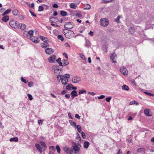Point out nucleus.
Listing matches in <instances>:
<instances>
[{
	"mask_svg": "<svg viewBox=\"0 0 154 154\" xmlns=\"http://www.w3.org/2000/svg\"><path fill=\"white\" fill-rule=\"evenodd\" d=\"M69 7L71 8L75 9L77 8V5L75 3H71L70 4Z\"/></svg>",
	"mask_w": 154,
	"mask_h": 154,
	"instance_id": "nucleus-23",
	"label": "nucleus"
},
{
	"mask_svg": "<svg viewBox=\"0 0 154 154\" xmlns=\"http://www.w3.org/2000/svg\"><path fill=\"white\" fill-rule=\"evenodd\" d=\"M56 148L57 149V152L58 153L60 154V147L59 146L57 145L56 146Z\"/></svg>",
	"mask_w": 154,
	"mask_h": 154,
	"instance_id": "nucleus-36",
	"label": "nucleus"
},
{
	"mask_svg": "<svg viewBox=\"0 0 154 154\" xmlns=\"http://www.w3.org/2000/svg\"><path fill=\"white\" fill-rule=\"evenodd\" d=\"M144 93L146 95H148L150 96H152L153 95V94H152L148 92H144Z\"/></svg>",
	"mask_w": 154,
	"mask_h": 154,
	"instance_id": "nucleus-52",
	"label": "nucleus"
},
{
	"mask_svg": "<svg viewBox=\"0 0 154 154\" xmlns=\"http://www.w3.org/2000/svg\"><path fill=\"white\" fill-rule=\"evenodd\" d=\"M131 82L134 85H136L135 81L134 80H132L131 81Z\"/></svg>",
	"mask_w": 154,
	"mask_h": 154,
	"instance_id": "nucleus-64",
	"label": "nucleus"
},
{
	"mask_svg": "<svg viewBox=\"0 0 154 154\" xmlns=\"http://www.w3.org/2000/svg\"><path fill=\"white\" fill-rule=\"evenodd\" d=\"M130 104L131 105H133V104H135L137 105H138V103L137 102L134 101V100L132 101H131L130 102Z\"/></svg>",
	"mask_w": 154,
	"mask_h": 154,
	"instance_id": "nucleus-40",
	"label": "nucleus"
},
{
	"mask_svg": "<svg viewBox=\"0 0 154 154\" xmlns=\"http://www.w3.org/2000/svg\"><path fill=\"white\" fill-rule=\"evenodd\" d=\"M63 56H65L66 58L67 59H68V56L67 54L66 53H63Z\"/></svg>",
	"mask_w": 154,
	"mask_h": 154,
	"instance_id": "nucleus-60",
	"label": "nucleus"
},
{
	"mask_svg": "<svg viewBox=\"0 0 154 154\" xmlns=\"http://www.w3.org/2000/svg\"><path fill=\"white\" fill-rule=\"evenodd\" d=\"M75 117L78 119H80V116L78 114H76L75 115Z\"/></svg>",
	"mask_w": 154,
	"mask_h": 154,
	"instance_id": "nucleus-63",
	"label": "nucleus"
},
{
	"mask_svg": "<svg viewBox=\"0 0 154 154\" xmlns=\"http://www.w3.org/2000/svg\"><path fill=\"white\" fill-rule=\"evenodd\" d=\"M18 24H19V23L14 20L11 21L9 22V25L10 26L14 28L17 27Z\"/></svg>",
	"mask_w": 154,
	"mask_h": 154,
	"instance_id": "nucleus-6",
	"label": "nucleus"
},
{
	"mask_svg": "<svg viewBox=\"0 0 154 154\" xmlns=\"http://www.w3.org/2000/svg\"><path fill=\"white\" fill-rule=\"evenodd\" d=\"M85 43L84 44V45L88 48L91 47V44L90 41L86 37L85 38Z\"/></svg>",
	"mask_w": 154,
	"mask_h": 154,
	"instance_id": "nucleus-11",
	"label": "nucleus"
},
{
	"mask_svg": "<svg viewBox=\"0 0 154 154\" xmlns=\"http://www.w3.org/2000/svg\"><path fill=\"white\" fill-rule=\"evenodd\" d=\"M40 144L38 143H35V146L36 148L38 150L40 153H42L43 151H45L47 148V146L45 142L40 141L39 142Z\"/></svg>",
	"mask_w": 154,
	"mask_h": 154,
	"instance_id": "nucleus-1",
	"label": "nucleus"
},
{
	"mask_svg": "<svg viewBox=\"0 0 154 154\" xmlns=\"http://www.w3.org/2000/svg\"><path fill=\"white\" fill-rule=\"evenodd\" d=\"M89 145V143L87 141H85L84 143V147L85 149H87Z\"/></svg>",
	"mask_w": 154,
	"mask_h": 154,
	"instance_id": "nucleus-25",
	"label": "nucleus"
},
{
	"mask_svg": "<svg viewBox=\"0 0 154 154\" xmlns=\"http://www.w3.org/2000/svg\"><path fill=\"white\" fill-rule=\"evenodd\" d=\"M30 39L35 43H38L39 42L38 38L35 37L30 36Z\"/></svg>",
	"mask_w": 154,
	"mask_h": 154,
	"instance_id": "nucleus-15",
	"label": "nucleus"
},
{
	"mask_svg": "<svg viewBox=\"0 0 154 154\" xmlns=\"http://www.w3.org/2000/svg\"><path fill=\"white\" fill-rule=\"evenodd\" d=\"M122 150L121 149H119L118 150L117 154H122Z\"/></svg>",
	"mask_w": 154,
	"mask_h": 154,
	"instance_id": "nucleus-59",
	"label": "nucleus"
},
{
	"mask_svg": "<svg viewBox=\"0 0 154 154\" xmlns=\"http://www.w3.org/2000/svg\"><path fill=\"white\" fill-rule=\"evenodd\" d=\"M81 133L82 137L84 139H85L86 138V136L85 133L83 132H82Z\"/></svg>",
	"mask_w": 154,
	"mask_h": 154,
	"instance_id": "nucleus-49",
	"label": "nucleus"
},
{
	"mask_svg": "<svg viewBox=\"0 0 154 154\" xmlns=\"http://www.w3.org/2000/svg\"><path fill=\"white\" fill-rule=\"evenodd\" d=\"M105 97V96L103 95H101L100 96L98 97V98L99 99H103Z\"/></svg>",
	"mask_w": 154,
	"mask_h": 154,
	"instance_id": "nucleus-53",
	"label": "nucleus"
},
{
	"mask_svg": "<svg viewBox=\"0 0 154 154\" xmlns=\"http://www.w3.org/2000/svg\"><path fill=\"white\" fill-rule=\"evenodd\" d=\"M60 14L62 16H65L67 15V12L66 11H61L60 12Z\"/></svg>",
	"mask_w": 154,
	"mask_h": 154,
	"instance_id": "nucleus-34",
	"label": "nucleus"
},
{
	"mask_svg": "<svg viewBox=\"0 0 154 154\" xmlns=\"http://www.w3.org/2000/svg\"><path fill=\"white\" fill-rule=\"evenodd\" d=\"M77 92L75 90H73L72 91L71 93V97L72 99L74 98L75 97L78 96V95L77 94Z\"/></svg>",
	"mask_w": 154,
	"mask_h": 154,
	"instance_id": "nucleus-19",
	"label": "nucleus"
},
{
	"mask_svg": "<svg viewBox=\"0 0 154 154\" xmlns=\"http://www.w3.org/2000/svg\"><path fill=\"white\" fill-rule=\"evenodd\" d=\"M42 122H43V121L41 120L40 119V120H38V124H39V125H40V124L41 125H42Z\"/></svg>",
	"mask_w": 154,
	"mask_h": 154,
	"instance_id": "nucleus-58",
	"label": "nucleus"
},
{
	"mask_svg": "<svg viewBox=\"0 0 154 154\" xmlns=\"http://www.w3.org/2000/svg\"><path fill=\"white\" fill-rule=\"evenodd\" d=\"M100 23L102 26H106L108 25L109 22L108 20L106 18H101L100 21Z\"/></svg>",
	"mask_w": 154,
	"mask_h": 154,
	"instance_id": "nucleus-4",
	"label": "nucleus"
},
{
	"mask_svg": "<svg viewBox=\"0 0 154 154\" xmlns=\"http://www.w3.org/2000/svg\"><path fill=\"white\" fill-rule=\"evenodd\" d=\"M75 15L79 17H80L82 16V15L80 13H76Z\"/></svg>",
	"mask_w": 154,
	"mask_h": 154,
	"instance_id": "nucleus-56",
	"label": "nucleus"
},
{
	"mask_svg": "<svg viewBox=\"0 0 154 154\" xmlns=\"http://www.w3.org/2000/svg\"><path fill=\"white\" fill-rule=\"evenodd\" d=\"M23 36L25 38H30L31 36L29 35L27 31H25L24 32Z\"/></svg>",
	"mask_w": 154,
	"mask_h": 154,
	"instance_id": "nucleus-28",
	"label": "nucleus"
},
{
	"mask_svg": "<svg viewBox=\"0 0 154 154\" xmlns=\"http://www.w3.org/2000/svg\"><path fill=\"white\" fill-rule=\"evenodd\" d=\"M112 0H109V1H107L106 0H102L101 1V3H107L109 2H110L112 1Z\"/></svg>",
	"mask_w": 154,
	"mask_h": 154,
	"instance_id": "nucleus-41",
	"label": "nucleus"
},
{
	"mask_svg": "<svg viewBox=\"0 0 154 154\" xmlns=\"http://www.w3.org/2000/svg\"><path fill=\"white\" fill-rule=\"evenodd\" d=\"M145 149L143 148H140L138 149L137 150V152H145Z\"/></svg>",
	"mask_w": 154,
	"mask_h": 154,
	"instance_id": "nucleus-30",
	"label": "nucleus"
},
{
	"mask_svg": "<svg viewBox=\"0 0 154 154\" xmlns=\"http://www.w3.org/2000/svg\"><path fill=\"white\" fill-rule=\"evenodd\" d=\"M18 140V139L17 137H16L13 138H12L10 139L9 140L11 142H17Z\"/></svg>",
	"mask_w": 154,
	"mask_h": 154,
	"instance_id": "nucleus-24",
	"label": "nucleus"
},
{
	"mask_svg": "<svg viewBox=\"0 0 154 154\" xmlns=\"http://www.w3.org/2000/svg\"><path fill=\"white\" fill-rule=\"evenodd\" d=\"M120 70L122 73L124 75L127 74L128 71L126 68L124 66L120 68Z\"/></svg>",
	"mask_w": 154,
	"mask_h": 154,
	"instance_id": "nucleus-10",
	"label": "nucleus"
},
{
	"mask_svg": "<svg viewBox=\"0 0 154 154\" xmlns=\"http://www.w3.org/2000/svg\"><path fill=\"white\" fill-rule=\"evenodd\" d=\"M52 68L54 70H57L61 71L62 69H60L59 66H54Z\"/></svg>",
	"mask_w": 154,
	"mask_h": 154,
	"instance_id": "nucleus-27",
	"label": "nucleus"
},
{
	"mask_svg": "<svg viewBox=\"0 0 154 154\" xmlns=\"http://www.w3.org/2000/svg\"><path fill=\"white\" fill-rule=\"evenodd\" d=\"M76 124L75 122L73 121H71L70 124V125L73 127L76 126Z\"/></svg>",
	"mask_w": 154,
	"mask_h": 154,
	"instance_id": "nucleus-46",
	"label": "nucleus"
},
{
	"mask_svg": "<svg viewBox=\"0 0 154 154\" xmlns=\"http://www.w3.org/2000/svg\"><path fill=\"white\" fill-rule=\"evenodd\" d=\"M73 85L72 84H69L67 86H66V89L68 90H69L70 88H72Z\"/></svg>",
	"mask_w": 154,
	"mask_h": 154,
	"instance_id": "nucleus-39",
	"label": "nucleus"
},
{
	"mask_svg": "<svg viewBox=\"0 0 154 154\" xmlns=\"http://www.w3.org/2000/svg\"><path fill=\"white\" fill-rule=\"evenodd\" d=\"M62 62L59 63V66H65L69 64V62L67 60H62Z\"/></svg>",
	"mask_w": 154,
	"mask_h": 154,
	"instance_id": "nucleus-14",
	"label": "nucleus"
},
{
	"mask_svg": "<svg viewBox=\"0 0 154 154\" xmlns=\"http://www.w3.org/2000/svg\"><path fill=\"white\" fill-rule=\"evenodd\" d=\"M45 51L48 54H51L54 52L53 50L51 48H47L45 50Z\"/></svg>",
	"mask_w": 154,
	"mask_h": 154,
	"instance_id": "nucleus-16",
	"label": "nucleus"
},
{
	"mask_svg": "<svg viewBox=\"0 0 154 154\" xmlns=\"http://www.w3.org/2000/svg\"><path fill=\"white\" fill-rule=\"evenodd\" d=\"M56 56L54 55L51 56L48 59V60L50 63H53L55 61Z\"/></svg>",
	"mask_w": 154,
	"mask_h": 154,
	"instance_id": "nucleus-12",
	"label": "nucleus"
},
{
	"mask_svg": "<svg viewBox=\"0 0 154 154\" xmlns=\"http://www.w3.org/2000/svg\"><path fill=\"white\" fill-rule=\"evenodd\" d=\"M26 27V25L23 23L20 24L19 23L17 26V28L22 30L25 29Z\"/></svg>",
	"mask_w": 154,
	"mask_h": 154,
	"instance_id": "nucleus-18",
	"label": "nucleus"
},
{
	"mask_svg": "<svg viewBox=\"0 0 154 154\" xmlns=\"http://www.w3.org/2000/svg\"><path fill=\"white\" fill-rule=\"evenodd\" d=\"M80 56L82 59L83 60H86V58L84 56L83 54H80Z\"/></svg>",
	"mask_w": 154,
	"mask_h": 154,
	"instance_id": "nucleus-50",
	"label": "nucleus"
},
{
	"mask_svg": "<svg viewBox=\"0 0 154 154\" xmlns=\"http://www.w3.org/2000/svg\"><path fill=\"white\" fill-rule=\"evenodd\" d=\"M86 93V91L85 90H80L79 91V94H81Z\"/></svg>",
	"mask_w": 154,
	"mask_h": 154,
	"instance_id": "nucleus-37",
	"label": "nucleus"
},
{
	"mask_svg": "<svg viewBox=\"0 0 154 154\" xmlns=\"http://www.w3.org/2000/svg\"><path fill=\"white\" fill-rule=\"evenodd\" d=\"M19 18L21 20H23L24 19V17L22 15H20L19 16Z\"/></svg>",
	"mask_w": 154,
	"mask_h": 154,
	"instance_id": "nucleus-55",
	"label": "nucleus"
},
{
	"mask_svg": "<svg viewBox=\"0 0 154 154\" xmlns=\"http://www.w3.org/2000/svg\"><path fill=\"white\" fill-rule=\"evenodd\" d=\"M122 89L123 90L128 91L129 89V88L127 85H124L122 86Z\"/></svg>",
	"mask_w": 154,
	"mask_h": 154,
	"instance_id": "nucleus-32",
	"label": "nucleus"
},
{
	"mask_svg": "<svg viewBox=\"0 0 154 154\" xmlns=\"http://www.w3.org/2000/svg\"><path fill=\"white\" fill-rule=\"evenodd\" d=\"M73 144L74 145L72 146L71 149H72V153L74 152L75 154H79L80 150L79 147L76 145L75 142H73Z\"/></svg>",
	"mask_w": 154,
	"mask_h": 154,
	"instance_id": "nucleus-3",
	"label": "nucleus"
},
{
	"mask_svg": "<svg viewBox=\"0 0 154 154\" xmlns=\"http://www.w3.org/2000/svg\"><path fill=\"white\" fill-rule=\"evenodd\" d=\"M70 75L69 74H66L63 75V77L64 78L68 79L70 78Z\"/></svg>",
	"mask_w": 154,
	"mask_h": 154,
	"instance_id": "nucleus-42",
	"label": "nucleus"
},
{
	"mask_svg": "<svg viewBox=\"0 0 154 154\" xmlns=\"http://www.w3.org/2000/svg\"><path fill=\"white\" fill-rule=\"evenodd\" d=\"M11 11V9L10 8L8 9L2 14V15L4 16L5 15L8 14Z\"/></svg>",
	"mask_w": 154,
	"mask_h": 154,
	"instance_id": "nucleus-29",
	"label": "nucleus"
},
{
	"mask_svg": "<svg viewBox=\"0 0 154 154\" xmlns=\"http://www.w3.org/2000/svg\"><path fill=\"white\" fill-rule=\"evenodd\" d=\"M48 42H44L41 44V47L44 48H45L48 46H49V45L48 44Z\"/></svg>",
	"mask_w": 154,
	"mask_h": 154,
	"instance_id": "nucleus-20",
	"label": "nucleus"
},
{
	"mask_svg": "<svg viewBox=\"0 0 154 154\" xmlns=\"http://www.w3.org/2000/svg\"><path fill=\"white\" fill-rule=\"evenodd\" d=\"M57 37L58 39L60 40L61 41L63 40V38L62 35H58Z\"/></svg>",
	"mask_w": 154,
	"mask_h": 154,
	"instance_id": "nucleus-43",
	"label": "nucleus"
},
{
	"mask_svg": "<svg viewBox=\"0 0 154 154\" xmlns=\"http://www.w3.org/2000/svg\"><path fill=\"white\" fill-rule=\"evenodd\" d=\"M121 17H122V16L121 15L118 16L117 18L115 19V21L117 23H120L119 19Z\"/></svg>",
	"mask_w": 154,
	"mask_h": 154,
	"instance_id": "nucleus-33",
	"label": "nucleus"
},
{
	"mask_svg": "<svg viewBox=\"0 0 154 154\" xmlns=\"http://www.w3.org/2000/svg\"><path fill=\"white\" fill-rule=\"evenodd\" d=\"M67 30L63 29V33L65 35V37L68 38H72L74 35V33L72 31L69 30L67 31Z\"/></svg>",
	"mask_w": 154,
	"mask_h": 154,
	"instance_id": "nucleus-2",
	"label": "nucleus"
},
{
	"mask_svg": "<svg viewBox=\"0 0 154 154\" xmlns=\"http://www.w3.org/2000/svg\"><path fill=\"white\" fill-rule=\"evenodd\" d=\"M134 28L132 27H130L129 29V32L131 34H133L134 32Z\"/></svg>",
	"mask_w": 154,
	"mask_h": 154,
	"instance_id": "nucleus-31",
	"label": "nucleus"
},
{
	"mask_svg": "<svg viewBox=\"0 0 154 154\" xmlns=\"http://www.w3.org/2000/svg\"><path fill=\"white\" fill-rule=\"evenodd\" d=\"M27 95H28V99L29 100H32L33 98H32V96L30 94H28Z\"/></svg>",
	"mask_w": 154,
	"mask_h": 154,
	"instance_id": "nucleus-51",
	"label": "nucleus"
},
{
	"mask_svg": "<svg viewBox=\"0 0 154 154\" xmlns=\"http://www.w3.org/2000/svg\"><path fill=\"white\" fill-rule=\"evenodd\" d=\"M40 39L43 41L44 42H48L49 40L46 37L43 36H40Z\"/></svg>",
	"mask_w": 154,
	"mask_h": 154,
	"instance_id": "nucleus-26",
	"label": "nucleus"
},
{
	"mask_svg": "<svg viewBox=\"0 0 154 154\" xmlns=\"http://www.w3.org/2000/svg\"><path fill=\"white\" fill-rule=\"evenodd\" d=\"M85 6L86 8H85L84 9L88 10L90 9L91 8V5L88 4H86L85 5Z\"/></svg>",
	"mask_w": 154,
	"mask_h": 154,
	"instance_id": "nucleus-38",
	"label": "nucleus"
},
{
	"mask_svg": "<svg viewBox=\"0 0 154 154\" xmlns=\"http://www.w3.org/2000/svg\"><path fill=\"white\" fill-rule=\"evenodd\" d=\"M21 80L22 82H23L26 84L27 83V81L23 77H21Z\"/></svg>",
	"mask_w": 154,
	"mask_h": 154,
	"instance_id": "nucleus-48",
	"label": "nucleus"
},
{
	"mask_svg": "<svg viewBox=\"0 0 154 154\" xmlns=\"http://www.w3.org/2000/svg\"><path fill=\"white\" fill-rule=\"evenodd\" d=\"M72 80L73 83H76L81 80V78L79 77L75 76L72 78Z\"/></svg>",
	"mask_w": 154,
	"mask_h": 154,
	"instance_id": "nucleus-9",
	"label": "nucleus"
},
{
	"mask_svg": "<svg viewBox=\"0 0 154 154\" xmlns=\"http://www.w3.org/2000/svg\"><path fill=\"white\" fill-rule=\"evenodd\" d=\"M9 19V17L8 16H5L2 18V20L4 22L8 21Z\"/></svg>",
	"mask_w": 154,
	"mask_h": 154,
	"instance_id": "nucleus-21",
	"label": "nucleus"
},
{
	"mask_svg": "<svg viewBox=\"0 0 154 154\" xmlns=\"http://www.w3.org/2000/svg\"><path fill=\"white\" fill-rule=\"evenodd\" d=\"M63 150L67 154H72V149L69 150V148L66 146H64L63 148Z\"/></svg>",
	"mask_w": 154,
	"mask_h": 154,
	"instance_id": "nucleus-8",
	"label": "nucleus"
},
{
	"mask_svg": "<svg viewBox=\"0 0 154 154\" xmlns=\"http://www.w3.org/2000/svg\"><path fill=\"white\" fill-rule=\"evenodd\" d=\"M58 20V19L55 17H52L50 18V21L52 23L57 22Z\"/></svg>",
	"mask_w": 154,
	"mask_h": 154,
	"instance_id": "nucleus-22",
	"label": "nucleus"
},
{
	"mask_svg": "<svg viewBox=\"0 0 154 154\" xmlns=\"http://www.w3.org/2000/svg\"><path fill=\"white\" fill-rule=\"evenodd\" d=\"M27 32L28 33L29 35L30 36H31L33 35V31L32 30H31Z\"/></svg>",
	"mask_w": 154,
	"mask_h": 154,
	"instance_id": "nucleus-45",
	"label": "nucleus"
},
{
	"mask_svg": "<svg viewBox=\"0 0 154 154\" xmlns=\"http://www.w3.org/2000/svg\"><path fill=\"white\" fill-rule=\"evenodd\" d=\"M13 13L15 15H17L19 14V12L17 9H15L13 11Z\"/></svg>",
	"mask_w": 154,
	"mask_h": 154,
	"instance_id": "nucleus-35",
	"label": "nucleus"
},
{
	"mask_svg": "<svg viewBox=\"0 0 154 154\" xmlns=\"http://www.w3.org/2000/svg\"><path fill=\"white\" fill-rule=\"evenodd\" d=\"M111 99V97H108L106 98V100L107 102H109Z\"/></svg>",
	"mask_w": 154,
	"mask_h": 154,
	"instance_id": "nucleus-54",
	"label": "nucleus"
},
{
	"mask_svg": "<svg viewBox=\"0 0 154 154\" xmlns=\"http://www.w3.org/2000/svg\"><path fill=\"white\" fill-rule=\"evenodd\" d=\"M53 7L55 8H58V5L56 4H54L53 6Z\"/></svg>",
	"mask_w": 154,
	"mask_h": 154,
	"instance_id": "nucleus-62",
	"label": "nucleus"
},
{
	"mask_svg": "<svg viewBox=\"0 0 154 154\" xmlns=\"http://www.w3.org/2000/svg\"><path fill=\"white\" fill-rule=\"evenodd\" d=\"M60 80H61L62 84L64 85H66L67 84L68 82V79L63 78H60Z\"/></svg>",
	"mask_w": 154,
	"mask_h": 154,
	"instance_id": "nucleus-17",
	"label": "nucleus"
},
{
	"mask_svg": "<svg viewBox=\"0 0 154 154\" xmlns=\"http://www.w3.org/2000/svg\"><path fill=\"white\" fill-rule=\"evenodd\" d=\"M44 10L43 7L41 6H40L38 7V11H42Z\"/></svg>",
	"mask_w": 154,
	"mask_h": 154,
	"instance_id": "nucleus-47",
	"label": "nucleus"
},
{
	"mask_svg": "<svg viewBox=\"0 0 154 154\" xmlns=\"http://www.w3.org/2000/svg\"><path fill=\"white\" fill-rule=\"evenodd\" d=\"M74 23L72 22H68L64 25V27L65 28L64 29L69 30L72 29L74 26Z\"/></svg>",
	"mask_w": 154,
	"mask_h": 154,
	"instance_id": "nucleus-5",
	"label": "nucleus"
},
{
	"mask_svg": "<svg viewBox=\"0 0 154 154\" xmlns=\"http://www.w3.org/2000/svg\"><path fill=\"white\" fill-rule=\"evenodd\" d=\"M144 113L146 115L148 116H151L152 115V114L151 111L147 109H145Z\"/></svg>",
	"mask_w": 154,
	"mask_h": 154,
	"instance_id": "nucleus-13",
	"label": "nucleus"
},
{
	"mask_svg": "<svg viewBox=\"0 0 154 154\" xmlns=\"http://www.w3.org/2000/svg\"><path fill=\"white\" fill-rule=\"evenodd\" d=\"M28 85L30 87H32L33 86V83L32 82H28Z\"/></svg>",
	"mask_w": 154,
	"mask_h": 154,
	"instance_id": "nucleus-44",
	"label": "nucleus"
},
{
	"mask_svg": "<svg viewBox=\"0 0 154 154\" xmlns=\"http://www.w3.org/2000/svg\"><path fill=\"white\" fill-rule=\"evenodd\" d=\"M59 71L57 70H54V73L56 75H58Z\"/></svg>",
	"mask_w": 154,
	"mask_h": 154,
	"instance_id": "nucleus-57",
	"label": "nucleus"
},
{
	"mask_svg": "<svg viewBox=\"0 0 154 154\" xmlns=\"http://www.w3.org/2000/svg\"><path fill=\"white\" fill-rule=\"evenodd\" d=\"M50 148L52 150L54 151H55V147L53 146H50Z\"/></svg>",
	"mask_w": 154,
	"mask_h": 154,
	"instance_id": "nucleus-61",
	"label": "nucleus"
},
{
	"mask_svg": "<svg viewBox=\"0 0 154 154\" xmlns=\"http://www.w3.org/2000/svg\"><path fill=\"white\" fill-rule=\"evenodd\" d=\"M117 57L116 54H115L114 53L110 55V60L112 61V62L114 63H116L117 62L116 61V58Z\"/></svg>",
	"mask_w": 154,
	"mask_h": 154,
	"instance_id": "nucleus-7",
	"label": "nucleus"
}]
</instances>
